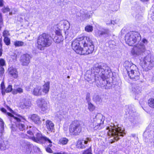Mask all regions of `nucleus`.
<instances>
[{
	"label": "nucleus",
	"instance_id": "obj_1",
	"mask_svg": "<svg viewBox=\"0 0 154 154\" xmlns=\"http://www.w3.org/2000/svg\"><path fill=\"white\" fill-rule=\"evenodd\" d=\"M140 35L139 33L136 32H130L128 33L125 37V41L129 45L134 46L131 51V54L134 57L143 54L146 50L145 47L141 42Z\"/></svg>",
	"mask_w": 154,
	"mask_h": 154
},
{
	"label": "nucleus",
	"instance_id": "obj_2",
	"mask_svg": "<svg viewBox=\"0 0 154 154\" xmlns=\"http://www.w3.org/2000/svg\"><path fill=\"white\" fill-rule=\"evenodd\" d=\"M93 76H94V79L88 78L87 81L91 84L95 82L96 83L103 82L106 78L110 77L112 75L110 69L106 65L102 64L101 65H95L93 68Z\"/></svg>",
	"mask_w": 154,
	"mask_h": 154
},
{
	"label": "nucleus",
	"instance_id": "obj_3",
	"mask_svg": "<svg viewBox=\"0 0 154 154\" xmlns=\"http://www.w3.org/2000/svg\"><path fill=\"white\" fill-rule=\"evenodd\" d=\"M113 125L112 126L110 125L106 128L107 130H108L107 132L108 135L113 137L110 142L111 143H113L115 140H118L120 138V137H123L125 134L123 128L119 127V125Z\"/></svg>",
	"mask_w": 154,
	"mask_h": 154
},
{
	"label": "nucleus",
	"instance_id": "obj_4",
	"mask_svg": "<svg viewBox=\"0 0 154 154\" xmlns=\"http://www.w3.org/2000/svg\"><path fill=\"white\" fill-rule=\"evenodd\" d=\"M147 53L148 55L144 57L143 58H140V64L142 68L146 71L151 69L154 66V56L150 53V51L146 50L145 52L141 55L138 56L141 57L143 54ZM137 56L136 57H137Z\"/></svg>",
	"mask_w": 154,
	"mask_h": 154
},
{
	"label": "nucleus",
	"instance_id": "obj_5",
	"mask_svg": "<svg viewBox=\"0 0 154 154\" xmlns=\"http://www.w3.org/2000/svg\"><path fill=\"white\" fill-rule=\"evenodd\" d=\"M52 42L51 37L48 34L43 33L38 37L37 39V47L40 50H43L45 47L50 46Z\"/></svg>",
	"mask_w": 154,
	"mask_h": 154
},
{
	"label": "nucleus",
	"instance_id": "obj_6",
	"mask_svg": "<svg viewBox=\"0 0 154 154\" xmlns=\"http://www.w3.org/2000/svg\"><path fill=\"white\" fill-rule=\"evenodd\" d=\"M93 119V122L89 126L91 130H100L103 128L104 117L102 114H97Z\"/></svg>",
	"mask_w": 154,
	"mask_h": 154
},
{
	"label": "nucleus",
	"instance_id": "obj_7",
	"mask_svg": "<svg viewBox=\"0 0 154 154\" xmlns=\"http://www.w3.org/2000/svg\"><path fill=\"white\" fill-rule=\"evenodd\" d=\"M33 141L41 143H50L45 148L47 152L49 153H51L52 151L51 147L52 142L48 137L45 136H43L40 133L37 134L36 137L35 138L34 137H31Z\"/></svg>",
	"mask_w": 154,
	"mask_h": 154
},
{
	"label": "nucleus",
	"instance_id": "obj_8",
	"mask_svg": "<svg viewBox=\"0 0 154 154\" xmlns=\"http://www.w3.org/2000/svg\"><path fill=\"white\" fill-rule=\"evenodd\" d=\"M69 134L71 135H79L82 131L80 122L78 120L73 121L69 126Z\"/></svg>",
	"mask_w": 154,
	"mask_h": 154
},
{
	"label": "nucleus",
	"instance_id": "obj_9",
	"mask_svg": "<svg viewBox=\"0 0 154 154\" xmlns=\"http://www.w3.org/2000/svg\"><path fill=\"white\" fill-rule=\"evenodd\" d=\"M91 42H92V41L89 37H85L75 39L72 41V47L74 51H76L77 52H78V51H77V48L81 44L84 47H85V46L87 45V43H91Z\"/></svg>",
	"mask_w": 154,
	"mask_h": 154
},
{
	"label": "nucleus",
	"instance_id": "obj_10",
	"mask_svg": "<svg viewBox=\"0 0 154 154\" xmlns=\"http://www.w3.org/2000/svg\"><path fill=\"white\" fill-rule=\"evenodd\" d=\"M81 44L77 48V51H78V52L76 51H74L75 52L80 55L88 54L92 53L94 50V46L92 43V42L91 43H88L87 45L84 47L83 48L81 47Z\"/></svg>",
	"mask_w": 154,
	"mask_h": 154
},
{
	"label": "nucleus",
	"instance_id": "obj_11",
	"mask_svg": "<svg viewBox=\"0 0 154 154\" xmlns=\"http://www.w3.org/2000/svg\"><path fill=\"white\" fill-rule=\"evenodd\" d=\"M36 103L39 108L42 112L45 113L48 111V107L47 102L46 100L42 98H38L36 101Z\"/></svg>",
	"mask_w": 154,
	"mask_h": 154
},
{
	"label": "nucleus",
	"instance_id": "obj_12",
	"mask_svg": "<svg viewBox=\"0 0 154 154\" xmlns=\"http://www.w3.org/2000/svg\"><path fill=\"white\" fill-rule=\"evenodd\" d=\"M127 73L129 78L133 80L136 81L139 79L140 74L137 67L136 69H133Z\"/></svg>",
	"mask_w": 154,
	"mask_h": 154
},
{
	"label": "nucleus",
	"instance_id": "obj_13",
	"mask_svg": "<svg viewBox=\"0 0 154 154\" xmlns=\"http://www.w3.org/2000/svg\"><path fill=\"white\" fill-rule=\"evenodd\" d=\"M91 140V138L89 137L83 138L82 140H78L77 143V147L80 149H84L86 146V144L88 142Z\"/></svg>",
	"mask_w": 154,
	"mask_h": 154
},
{
	"label": "nucleus",
	"instance_id": "obj_14",
	"mask_svg": "<svg viewBox=\"0 0 154 154\" xmlns=\"http://www.w3.org/2000/svg\"><path fill=\"white\" fill-rule=\"evenodd\" d=\"M76 15L80 17V19L82 20H84L87 18H89L91 15L89 14V12L84 9L80 10L79 12L76 13Z\"/></svg>",
	"mask_w": 154,
	"mask_h": 154
},
{
	"label": "nucleus",
	"instance_id": "obj_15",
	"mask_svg": "<svg viewBox=\"0 0 154 154\" xmlns=\"http://www.w3.org/2000/svg\"><path fill=\"white\" fill-rule=\"evenodd\" d=\"M103 82H105L104 81H100V82L96 83L98 87H100L103 88H105L106 89H108L111 88L112 86V84L111 82L108 81L106 80V84L105 85V84H103Z\"/></svg>",
	"mask_w": 154,
	"mask_h": 154
},
{
	"label": "nucleus",
	"instance_id": "obj_16",
	"mask_svg": "<svg viewBox=\"0 0 154 154\" xmlns=\"http://www.w3.org/2000/svg\"><path fill=\"white\" fill-rule=\"evenodd\" d=\"M123 65L126 68L127 72L133 69H136L137 68V66L135 65L128 61H125Z\"/></svg>",
	"mask_w": 154,
	"mask_h": 154
},
{
	"label": "nucleus",
	"instance_id": "obj_17",
	"mask_svg": "<svg viewBox=\"0 0 154 154\" xmlns=\"http://www.w3.org/2000/svg\"><path fill=\"white\" fill-rule=\"evenodd\" d=\"M9 74L14 78H16L18 76V73L16 69L13 67H10L8 69Z\"/></svg>",
	"mask_w": 154,
	"mask_h": 154
},
{
	"label": "nucleus",
	"instance_id": "obj_18",
	"mask_svg": "<svg viewBox=\"0 0 154 154\" xmlns=\"http://www.w3.org/2000/svg\"><path fill=\"white\" fill-rule=\"evenodd\" d=\"M109 33V30L107 29H103L101 30H97L95 32V35L98 36H101L103 35L106 36L108 35Z\"/></svg>",
	"mask_w": 154,
	"mask_h": 154
},
{
	"label": "nucleus",
	"instance_id": "obj_19",
	"mask_svg": "<svg viewBox=\"0 0 154 154\" xmlns=\"http://www.w3.org/2000/svg\"><path fill=\"white\" fill-rule=\"evenodd\" d=\"M29 55L28 54L23 55L20 58V61L23 65H26L28 63Z\"/></svg>",
	"mask_w": 154,
	"mask_h": 154
},
{
	"label": "nucleus",
	"instance_id": "obj_20",
	"mask_svg": "<svg viewBox=\"0 0 154 154\" xmlns=\"http://www.w3.org/2000/svg\"><path fill=\"white\" fill-rule=\"evenodd\" d=\"M50 88V82H48L45 83L41 88L42 91L44 94H47L49 91Z\"/></svg>",
	"mask_w": 154,
	"mask_h": 154
},
{
	"label": "nucleus",
	"instance_id": "obj_21",
	"mask_svg": "<svg viewBox=\"0 0 154 154\" xmlns=\"http://www.w3.org/2000/svg\"><path fill=\"white\" fill-rule=\"evenodd\" d=\"M46 124L47 128L49 131L51 132H54V125L52 121L48 120L46 122Z\"/></svg>",
	"mask_w": 154,
	"mask_h": 154
},
{
	"label": "nucleus",
	"instance_id": "obj_22",
	"mask_svg": "<svg viewBox=\"0 0 154 154\" xmlns=\"http://www.w3.org/2000/svg\"><path fill=\"white\" fill-rule=\"evenodd\" d=\"M65 39L67 40H71L74 37L73 34L71 31L68 30L65 32Z\"/></svg>",
	"mask_w": 154,
	"mask_h": 154
},
{
	"label": "nucleus",
	"instance_id": "obj_23",
	"mask_svg": "<svg viewBox=\"0 0 154 154\" xmlns=\"http://www.w3.org/2000/svg\"><path fill=\"white\" fill-rule=\"evenodd\" d=\"M30 119L35 124H39L41 122L40 118L36 114L32 115L30 117Z\"/></svg>",
	"mask_w": 154,
	"mask_h": 154
},
{
	"label": "nucleus",
	"instance_id": "obj_24",
	"mask_svg": "<svg viewBox=\"0 0 154 154\" xmlns=\"http://www.w3.org/2000/svg\"><path fill=\"white\" fill-rule=\"evenodd\" d=\"M7 142H5L0 138V151H3L7 148Z\"/></svg>",
	"mask_w": 154,
	"mask_h": 154
},
{
	"label": "nucleus",
	"instance_id": "obj_25",
	"mask_svg": "<svg viewBox=\"0 0 154 154\" xmlns=\"http://www.w3.org/2000/svg\"><path fill=\"white\" fill-rule=\"evenodd\" d=\"M33 94L35 96H40L42 95V93L41 88L39 87H37L34 89Z\"/></svg>",
	"mask_w": 154,
	"mask_h": 154
},
{
	"label": "nucleus",
	"instance_id": "obj_26",
	"mask_svg": "<svg viewBox=\"0 0 154 154\" xmlns=\"http://www.w3.org/2000/svg\"><path fill=\"white\" fill-rule=\"evenodd\" d=\"M36 128L34 127L29 126V139H31L32 140H32L31 137H34L35 138H36V137H35L33 136L34 133L36 131ZM38 133H37L36 134Z\"/></svg>",
	"mask_w": 154,
	"mask_h": 154
},
{
	"label": "nucleus",
	"instance_id": "obj_27",
	"mask_svg": "<svg viewBox=\"0 0 154 154\" xmlns=\"http://www.w3.org/2000/svg\"><path fill=\"white\" fill-rule=\"evenodd\" d=\"M93 100L96 103H99L102 102V100L98 95L95 94L93 96Z\"/></svg>",
	"mask_w": 154,
	"mask_h": 154
},
{
	"label": "nucleus",
	"instance_id": "obj_28",
	"mask_svg": "<svg viewBox=\"0 0 154 154\" xmlns=\"http://www.w3.org/2000/svg\"><path fill=\"white\" fill-rule=\"evenodd\" d=\"M53 39L55 43H58L63 41V38L62 35H55Z\"/></svg>",
	"mask_w": 154,
	"mask_h": 154
},
{
	"label": "nucleus",
	"instance_id": "obj_29",
	"mask_svg": "<svg viewBox=\"0 0 154 154\" xmlns=\"http://www.w3.org/2000/svg\"><path fill=\"white\" fill-rule=\"evenodd\" d=\"M1 110L2 112L7 114L9 116H11L14 119L16 120L17 122L20 121V119L19 118L14 116L12 114H11L10 113H9L8 112H6V110L4 108H2L1 109Z\"/></svg>",
	"mask_w": 154,
	"mask_h": 154
},
{
	"label": "nucleus",
	"instance_id": "obj_30",
	"mask_svg": "<svg viewBox=\"0 0 154 154\" xmlns=\"http://www.w3.org/2000/svg\"><path fill=\"white\" fill-rule=\"evenodd\" d=\"M31 149V151H30V153L31 152L33 153L34 152H37V150H38L39 149L37 146H34L33 145L29 144V151Z\"/></svg>",
	"mask_w": 154,
	"mask_h": 154
},
{
	"label": "nucleus",
	"instance_id": "obj_31",
	"mask_svg": "<svg viewBox=\"0 0 154 154\" xmlns=\"http://www.w3.org/2000/svg\"><path fill=\"white\" fill-rule=\"evenodd\" d=\"M68 141V140L66 138H61L59 140V143L62 145H66Z\"/></svg>",
	"mask_w": 154,
	"mask_h": 154
},
{
	"label": "nucleus",
	"instance_id": "obj_32",
	"mask_svg": "<svg viewBox=\"0 0 154 154\" xmlns=\"http://www.w3.org/2000/svg\"><path fill=\"white\" fill-rule=\"evenodd\" d=\"M4 123L1 119L0 118V137L2 134L4 132Z\"/></svg>",
	"mask_w": 154,
	"mask_h": 154
},
{
	"label": "nucleus",
	"instance_id": "obj_33",
	"mask_svg": "<svg viewBox=\"0 0 154 154\" xmlns=\"http://www.w3.org/2000/svg\"><path fill=\"white\" fill-rule=\"evenodd\" d=\"M63 26L64 30H69L70 27V24L69 22L67 21H64L63 22Z\"/></svg>",
	"mask_w": 154,
	"mask_h": 154
},
{
	"label": "nucleus",
	"instance_id": "obj_34",
	"mask_svg": "<svg viewBox=\"0 0 154 154\" xmlns=\"http://www.w3.org/2000/svg\"><path fill=\"white\" fill-rule=\"evenodd\" d=\"M141 88L138 86L134 87L132 88V91L134 92L137 94L141 92Z\"/></svg>",
	"mask_w": 154,
	"mask_h": 154
},
{
	"label": "nucleus",
	"instance_id": "obj_35",
	"mask_svg": "<svg viewBox=\"0 0 154 154\" xmlns=\"http://www.w3.org/2000/svg\"><path fill=\"white\" fill-rule=\"evenodd\" d=\"M148 104L149 106L151 108H154V99L151 98L148 101Z\"/></svg>",
	"mask_w": 154,
	"mask_h": 154
},
{
	"label": "nucleus",
	"instance_id": "obj_36",
	"mask_svg": "<svg viewBox=\"0 0 154 154\" xmlns=\"http://www.w3.org/2000/svg\"><path fill=\"white\" fill-rule=\"evenodd\" d=\"M17 126L20 131H22L25 129V126L21 122L19 123L18 124H17Z\"/></svg>",
	"mask_w": 154,
	"mask_h": 154
},
{
	"label": "nucleus",
	"instance_id": "obj_37",
	"mask_svg": "<svg viewBox=\"0 0 154 154\" xmlns=\"http://www.w3.org/2000/svg\"><path fill=\"white\" fill-rule=\"evenodd\" d=\"M14 44L16 47H20L23 45L24 43L21 41H16L14 42Z\"/></svg>",
	"mask_w": 154,
	"mask_h": 154
},
{
	"label": "nucleus",
	"instance_id": "obj_38",
	"mask_svg": "<svg viewBox=\"0 0 154 154\" xmlns=\"http://www.w3.org/2000/svg\"><path fill=\"white\" fill-rule=\"evenodd\" d=\"M151 135L149 134L148 133V131H147V130L146 131L143 133V136L144 138H145L144 139L145 140V141H146V139H149L150 137V136Z\"/></svg>",
	"mask_w": 154,
	"mask_h": 154
},
{
	"label": "nucleus",
	"instance_id": "obj_39",
	"mask_svg": "<svg viewBox=\"0 0 154 154\" xmlns=\"http://www.w3.org/2000/svg\"><path fill=\"white\" fill-rule=\"evenodd\" d=\"M23 92L22 88H19L16 90H14L12 91V93L14 94H17V93H21Z\"/></svg>",
	"mask_w": 154,
	"mask_h": 154
},
{
	"label": "nucleus",
	"instance_id": "obj_40",
	"mask_svg": "<svg viewBox=\"0 0 154 154\" xmlns=\"http://www.w3.org/2000/svg\"><path fill=\"white\" fill-rule=\"evenodd\" d=\"M85 30L88 32H91L93 30V28L92 26L88 25L85 27Z\"/></svg>",
	"mask_w": 154,
	"mask_h": 154
},
{
	"label": "nucleus",
	"instance_id": "obj_41",
	"mask_svg": "<svg viewBox=\"0 0 154 154\" xmlns=\"http://www.w3.org/2000/svg\"><path fill=\"white\" fill-rule=\"evenodd\" d=\"M88 103V108L89 110L91 111H93L95 109L94 106L91 102H89Z\"/></svg>",
	"mask_w": 154,
	"mask_h": 154
},
{
	"label": "nucleus",
	"instance_id": "obj_42",
	"mask_svg": "<svg viewBox=\"0 0 154 154\" xmlns=\"http://www.w3.org/2000/svg\"><path fill=\"white\" fill-rule=\"evenodd\" d=\"M4 42L7 45H8L10 44V40L8 37L4 38Z\"/></svg>",
	"mask_w": 154,
	"mask_h": 154
},
{
	"label": "nucleus",
	"instance_id": "obj_43",
	"mask_svg": "<svg viewBox=\"0 0 154 154\" xmlns=\"http://www.w3.org/2000/svg\"><path fill=\"white\" fill-rule=\"evenodd\" d=\"M1 11L4 13H5L10 11V9L8 7H4L2 9Z\"/></svg>",
	"mask_w": 154,
	"mask_h": 154
},
{
	"label": "nucleus",
	"instance_id": "obj_44",
	"mask_svg": "<svg viewBox=\"0 0 154 154\" xmlns=\"http://www.w3.org/2000/svg\"><path fill=\"white\" fill-rule=\"evenodd\" d=\"M1 89L2 90V93L3 95L5 94V86L3 82H2L1 84Z\"/></svg>",
	"mask_w": 154,
	"mask_h": 154
},
{
	"label": "nucleus",
	"instance_id": "obj_45",
	"mask_svg": "<svg viewBox=\"0 0 154 154\" xmlns=\"http://www.w3.org/2000/svg\"><path fill=\"white\" fill-rule=\"evenodd\" d=\"M2 35L4 38L7 37L8 36L10 35V34L8 31L5 30L3 32Z\"/></svg>",
	"mask_w": 154,
	"mask_h": 154
},
{
	"label": "nucleus",
	"instance_id": "obj_46",
	"mask_svg": "<svg viewBox=\"0 0 154 154\" xmlns=\"http://www.w3.org/2000/svg\"><path fill=\"white\" fill-rule=\"evenodd\" d=\"M12 86L11 85H9L8 86L6 89L5 90V93H8L12 91Z\"/></svg>",
	"mask_w": 154,
	"mask_h": 154
},
{
	"label": "nucleus",
	"instance_id": "obj_47",
	"mask_svg": "<svg viewBox=\"0 0 154 154\" xmlns=\"http://www.w3.org/2000/svg\"><path fill=\"white\" fill-rule=\"evenodd\" d=\"M29 149V145L27 144L25 146L23 149V151L26 153H28V150Z\"/></svg>",
	"mask_w": 154,
	"mask_h": 154
},
{
	"label": "nucleus",
	"instance_id": "obj_48",
	"mask_svg": "<svg viewBox=\"0 0 154 154\" xmlns=\"http://www.w3.org/2000/svg\"><path fill=\"white\" fill-rule=\"evenodd\" d=\"M5 65V61L2 58H0V66H3Z\"/></svg>",
	"mask_w": 154,
	"mask_h": 154
},
{
	"label": "nucleus",
	"instance_id": "obj_49",
	"mask_svg": "<svg viewBox=\"0 0 154 154\" xmlns=\"http://www.w3.org/2000/svg\"><path fill=\"white\" fill-rule=\"evenodd\" d=\"M82 154H92L91 149H88L85 150L82 153Z\"/></svg>",
	"mask_w": 154,
	"mask_h": 154
},
{
	"label": "nucleus",
	"instance_id": "obj_50",
	"mask_svg": "<svg viewBox=\"0 0 154 154\" xmlns=\"http://www.w3.org/2000/svg\"><path fill=\"white\" fill-rule=\"evenodd\" d=\"M86 99L88 103L90 102V94L89 93H88L87 94Z\"/></svg>",
	"mask_w": 154,
	"mask_h": 154
},
{
	"label": "nucleus",
	"instance_id": "obj_51",
	"mask_svg": "<svg viewBox=\"0 0 154 154\" xmlns=\"http://www.w3.org/2000/svg\"><path fill=\"white\" fill-rule=\"evenodd\" d=\"M116 20L115 21H113L111 20L110 21V23H106V24L107 25H110V24L111 25H115V24H116Z\"/></svg>",
	"mask_w": 154,
	"mask_h": 154
},
{
	"label": "nucleus",
	"instance_id": "obj_52",
	"mask_svg": "<svg viewBox=\"0 0 154 154\" xmlns=\"http://www.w3.org/2000/svg\"><path fill=\"white\" fill-rule=\"evenodd\" d=\"M4 72V69L3 68H0V76H2Z\"/></svg>",
	"mask_w": 154,
	"mask_h": 154
},
{
	"label": "nucleus",
	"instance_id": "obj_53",
	"mask_svg": "<svg viewBox=\"0 0 154 154\" xmlns=\"http://www.w3.org/2000/svg\"><path fill=\"white\" fill-rule=\"evenodd\" d=\"M56 35H62L61 33V31L60 29L56 30L55 32Z\"/></svg>",
	"mask_w": 154,
	"mask_h": 154
},
{
	"label": "nucleus",
	"instance_id": "obj_54",
	"mask_svg": "<svg viewBox=\"0 0 154 154\" xmlns=\"http://www.w3.org/2000/svg\"><path fill=\"white\" fill-rule=\"evenodd\" d=\"M3 19L2 14L0 13V25H2L3 24Z\"/></svg>",
	"mask_w": 154,
	"mask_h": 154
},
{
	"label": "nucleus",
	"instance_id": "obj_55",
	"mask_svg": "<svg viewBox=\"0 0 154 154\" xmlns=\"http://www.w3.org/2000/svg\"><path fill=\"white\" fill-rule=\"evenodd\" d=\"M4 5L3 0H0V7H2Z\"/></svg>",
	"mask_w": 154,
	"mask_h": 154
},
{
	"label": "nucleus",
	"instance_id": "obj_56",
	"mask_svg": "<svg viewBox=\"0 0 154 154\" xmlns=\"http://www.w3.org/2000/svg\"><path fill=\"white\" fill-rule=\"evenodd\" d=\"M149 139L150 142L152 143V145L154 146V140H152V139H150V138H149Z\"/></svg>",
	"mask_w": 154,
	"mask_h": 154
},
{
	"label": "nucleus",
	"instance_id": "obj_57",
	"mask_svg": "<svg viewBox=\"0 0 154 154\" xmlns=\"http://www.w3.org/2000/svg\"><path fill=\"white\" fill-rule=\"evenodd\" d=\"M57 154H68L66 152H60L57 153Z\"/></svg>",
	"mask_w": 154,
	"mask_h": 154
},
{
	"label": "nucleus",
	"instance_id": "obj_58",
	"mask_svg": "<svg viewBox=\"0 0 154 154\" xmlns=\"http://www.w3.org/2000/svg\"><path fill=\"white\" fill-rule=\"evenodd\" d=\"M2 48H0V57H1L2 54Z\"/></svg>",
	"mask_w": 154,
	"mask_h": 154
},
{
	"label": "nucleus",
	"instance_id": "obj_59",
	"mask_svg": "<svg viewBox=\"0 0 154 154\" xmlns=\"http://www.w3.org/2000/svg\"><path fill=\"white\" fill-rule=\"evenodd\" d=\"M144 43H147V41L146 39H143L142 41Z\"/></svg>",
	"mask_w": 154,
	"mask_h": 154
},
{
	"label": "nucleus",
	"instance_id": "obj_60",
	"mask_svg": "<svg viewBox=\"0 0 154 154\" xmlns=\"http://www.w3.org/2000/svg\"><path fill=\"white\" fill-rule=\"evenodd\" d=\"M133 125L134 126L135 125H136L137 124V123L136 122L134 121H133Z\"/></svg>",
	"mask_w": 154,
	"mask_h": 154
},
{
	"label": "nucleus",
	"instance_id": "obj_61",
	"mask_svg": "<svg viewBox=\"0 0 154 154\" xmlns=\"http://www.w3.org/2000/svg\"><path fill=\"white\" fill-rule=\"evenodd\" d=\"M153 15L152 16V19L154 20V12H153Z\"/></svg>",
	"mask_w": 154,
	"mask_h": 154
},
{
	"label": "nucleus",
	"instance_id": "obj_62",
	"mask_svg": "<svg viewBox=\"0 0 154 154\" xmlns=\"http://www.w3.org/2000/svg\"><path fill=\"white\" fill-rule=\"evenodd\" d=\"M0 48H2V43L0 42Z\"/></svg>",
	"mask_w": 154,
	"mask_h": 154
},
{
	"label": "nucleus",
	"instance_id": "obj_63",
	"mask_svg": "<svg viewBox=\"0 0 154 154\" xmlns=\"http://www.w3.org/2000/svg\"><path fill=\"white\" fill-rule=\"evenodd\" d=\"M132 112L131 111H130V109L129 111H128V113H129L130 115L131 114Z\"/></svg>",
	"mask_w": 154,
	"mask_h": 154
},
{
	"label": "nucleus",
	"instance_id": "obj_64",
	"mask_svg": "<svg viewBox=\"0 0 154 154\" xmlns=\"http://www.w3.org/2000/svg\"><path fill=\"white\" fill-rule=\"evenodd\" d=\"M152 80L154 82V74L153 75L152 77Z\"/></svg>",
	"mask_w": 154,
	"mask_h": 154
}]
</instances>
